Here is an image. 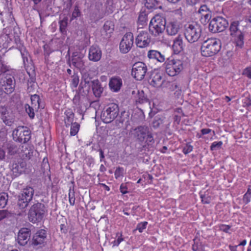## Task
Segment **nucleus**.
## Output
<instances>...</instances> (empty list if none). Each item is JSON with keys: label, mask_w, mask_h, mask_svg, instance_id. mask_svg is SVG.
<instances>
[{"label": "nucleus", "mask_w": 251, "mask_h": 251, "mask_svg": "<svg viewBox=\"0 0 251 251\" xmlns=\"http://www.w3.org/2000/svg\"><path fill=\"white\" fill-rule=\"evenodd\" d=\"M130 133L136 141L141 144L145 142L150 145L154 142L152 133L148 126H139L132 127L130 130Z\"/></svg>", "instance_id": "obj_1"}, {"label": "nucleus", "mask_w": 251, "mask_h": 251, "mask_svg": "<svg viewBox=\"0 0 251 251\" xmlns=\"http://www.w3.org/2000/svg\"><path fill=\"white\" fill-rule=\"evenodd\" d=\"M221 49L220 41L216 38H209L204 41L201 46V52L203 56H212Z\"/></svg>", "instance_id": "obj_2"}, {"label": "nucleus", "mask_w": 251, "mask_h": 251, "mask_svg": "<svg viewBox=\"0 0 251 251\" xmlns=\"http://www.w3.org/2000/svg\"><path fill=\"white\" fill-rule=\"evenodd\" d=\"M46 211V207L43 203L38 202L33 204L28 212L29 221L33 224L40 222Z\"/></svg>", "instance_id": "obj_3"}, {"label": "nucleus", "mask_w": 251, "mask_h": 251, "mask_svg": "<svg viewBox=\"0 0 251 251\" xmlns=\"http://www.w3.org/2000/svg\"><path fill=\"white\" fill-rule=\"evenodd\" d=\"M166 73L170 76H174L183 69V61L179 58H168L164 64Z\"/></svg>", "instance_id": "obj_4"}, {"label": "nucleus", "mask_w": 251, "mask_h": 251, "mask_svg": "<svg viewBox=\"0 0 251 251\" xmlns=\"http://www.w3.org/2000/svg\"><path fill=\"white\" fill-rule=\"evenodd\" d=\"M201 26L196 24H188L185 25L184 35L186 39L190 43L198 41L201 36Z\"/></svg>", "instance_id": "obj_5"}, {"label": "nucleus", "mask_w": 251, "mask_h": 251, "mask_svg": "<svg viewBox=\"0 0 251 251\" xmlns=\"http://www.w3.org/2000/svg\"><path fill=\"white\" fill-rule=\"evenodd\" d=\"M166 20L160 15H155L151 20L149 25V30L154 36L163 34L165 29Z\"/></svg>", "instance_id": "obj_6"}, {"label": "nucleus", "mask_w": 251, "mask_h": 251, "mask_svg": "<svg viewBox=\"0 0 251 251\" xmlns=\"http://www.w3.org/2000/svg\"><path fill=\"white\" fill-rule=\"evenodd\" d=\"M119 113L118 104L115 103H109L103 108L101 113V119L105 123H110L117 117Z\"/></svg>", "instance_id": "obj_7"}, {"label": "nucleus", "mask_w": 251, "mask_h": 251, "mask_svg": "<svg viewBox=\"0 0 251 251\" xmlns=\"http://www.w3.org/2000/svg\"><path fill=\"white\" fill-rule=\"evenodd\" d=\"M3 73L0 75V86L6 94H10L15 90V80L12 75Z\"/></svg>", "instance_id": "obj_8"}, {"label": "nucleus", "mask_w": 251, "mask_h": 251, "mask_svg": "<svg viewBox=\"0 0 251 251\" xmlns=\"http://www.w3.org/2000/svg\"><path fill=\"white\" fill-rule=\"evenodd\" d=\"M34 194V189L30 186H26L21 191L18 196V205L21 209L27 207L32 201Z\"/></svg>", "instance_id": "obj_9"}, {"label": "nucleus", "mask_w": 251, "mask_h": 251, "mask_svg": "<svg viewBox=\"0 0 251 251\" xmlns=\"http://www.w3.org/2000/svg\"><path fill=\"white\" fill-rule=\"evenodd\" d=\"M2 147L6 149L9 155H14L17 153L23 152L24 155L27 156L29 154V151L27 150V145L21 146V149L18 147L13 142H5L3 143Z\"/></svg>", "instance_id": "obj_10"}, {"label": "nucleus", "mask_w": 251, "mask_h": 251, "mask_svg": "<svg viewBox=\"0 0 251 251\" xmlns=\"http://www.w3.org/2000/svg\"><path fill=\"white\" fill-rule=\"evenodd\" d=\"M228 25L227 21L222 17L217 16L213 18L209 24V29L213 33L224 31Z\"/></svg>", "instance_id": "obj_11"}, {"label": "nucleus", "mask_w": 251, "mask_h": 251, "mask_svg": "<svg viewBox=\"0 0 251 251\" xmlns=\"http://www.w3.org/2000/svg\"><path fill=\"white\" fill-rule=\"evenodd\" d=\"M13 139L20 143H26L31 138L30 131L24 126H19L13 131Z\"/></svg>", "instance_id": "obj_12"}, {"label": "nucleus", "mask_w": 251, "mask_h": 251, "mask_svg": "<svg viewBox=\"0 0 251 251\" xmlns=\"http://www.w3.org/2000/svg\"><path fill=\"white\" fill-rule=\"evenodd\" d=\"M147 70V67L144 63L137 62L132 66L131 75L136 80H141L144 78Z\"/></svg>", "instance_id": "obj_13"}, {"label": "nucleus", "mask_w": 251, "mask_h": 251, "mask_svg": "<svg viewBox=\"0 0 251 251\" xmlns=\"http://www.w3.org/2000/svg\"><path fill=\"white\" fill-rule=\"evenodd\" d=\"M134 37L131 32H127L123 36L120 44V50L123 53H127L133 45Z\"/></svg>", "instance_id": "obj_14"}, {"label": "nucleus", "mask_w": 251, "mask_h": 251, "mask_svg": "<svg viewBox=\"0 0 251 251\" xmlns=\"http://www.w3.org/2000/svg\"><path fill=\"white\" fill-rule=\"evenodd\" d=\"M151 42L149 34L147 30H139L135 38V43L139 48L147 47Z\"/></svg>", "instance_id": "obj_15"}, {"label": "nucleus", "mask_w": 251, "mask_h": 251, "mask_svg": "<svg viewBox=\"0 0 251 251\" xmlns=\"http://www.w3.org/2000/svg\"><path fill=\"white\" fill-rule=\"evenodd\" d=\"M30 237V230L27 228H21L18 233L17 241L21 246L25 245Z\"/></svg>", "instance_id": "obj_16"}, {"label": "nucleus", "mask_w": 251, "mask_h": 251, "mask_svg": "<svg viewBox=\"0 0 251 251\" xmlns=\"http://www.w3.org/2000/svg\"><path fill=\"white\" fill-rule=\"evenodd\" d=\"M26 167V163L24 160H20L17 162H14L12 165L11 171L13 175L15 176H20L25 170Z\"/></svg>", "instance_id": "obj_17"}, {"label": "nucleus", "mask_w": 251, "mask_h": 251, "mask_svg": "<svg viewBox=\"0 0 251 251\" xmlns=\"http://www.w3.org/2000/svg\"><path fill=\"white\" fill-rule=\"evenodd\" d=\"M148 81L149 84L154 87H159L163 83L162 76L159 73H152Z\"/></svg>", "instance_id": "obj_18"}, {"label": "nucleus", "mask_w": 251, "mask_h": 251, "mask_svg": "<svg viewBox=\"0 0 251 251\" xmlns=\"http://www.w3.org/2000/svg\"><path fill=\"white\" fill-rule=\"evenodd\" d=\"M88 57L90 60L94 62L100 60L101 57V51L100 49L96 46H91L89 49Z\"/></svg>", "instance_id": "obj_19"}, {"label": "nucleus", "mask_w": 251, "mask_h": 251, "mask_svg": "<svg viewBox=\"0 0 251 251\" xmlns=\"http://www.w3.org/2000/svg\"><path fill=\"white\" fill-rule=\"evenodd\" d=\"M46 238V232L45 230L41 229L37 231L33 236L32 244L34 246L42 245Z\"/></svg>", "instance_id": "obj_20"}, {"label": "nucleus", "mask_w": 251, "mask_h": 251, "mask_svg": "<svg viewBox=\"0 0 251 251\" xmlns=\"http://www.w3.org/2000/svg\"><path fill=\"white\" fill-rule=\"evenodd\" d=\"M148 57L150 59L155 60L160 63H163L166 61L165 55L160 52L156 50H149L148 52Z\"/></svg>", "instance_id": "obj_21"}, {"label": "nucleus", "mask_w": 251, "mask_h": 251, "mask_svg": "<svg viewBox=\"0 0 251 251\" xmlns=\"http://www.w3.org/2000/svg\"><path fill=\"white\" fill-rule=\"evenodd\" d=\"M165 27L167 34L170 36L176 35L179 29V25L177 22H169Z\"/></svg>", "instance_id": "obj_22"}, {"label": "nucleus", "mask_w": 251, "mask_h": 251, "mask_svg": "<svg viewBox=\"0 0 251 251\" xmlns=\"http://www.w3.org/2000/svg\"><path fill=\"white\" fill-rule=\"evenodd\" d=\"M122 85V80L119 77H114L110 79L109 86L113 92H118Z\"/></svg>", "instance_id": "obj_23"}, {"label": "nucleus", "mask_w": 251, "mask_h": 251, "mask_svg": "<svg viewBox=\"0 0 251 251\" xmlns=\"http://www.w3.org/2000/svg\"><path fill=\"white\" fill-rule=\"evenodd\" d=\"M83 55L77 52L73 53L71 60V63L75 67L80 69L84 66L82 60Z\"/></svg>", "instance_id": "obj_24"}, {"label": "nucleus", "mask_w": 251, "mask_h": 251, "mask_svg": "<svg viewBox=\"0 0 251 251\" xmlns=\"http://www.w3.org/2000/svg\"><path fill=\"white\" fill-rule=\"evenodd\" d=\"M114 29V25L113 23L111 21H106L101 31V34L105 36L106 38H108L110 37V34L113 32Z\"/></svg>", "instance_id": "obj_25"}, {"label": "nucleus", "mask_w": 251, "mask_h": 251, "mask_svg": "<svg viewBox=\"0 0 251 251\" xmlns=\"http://www.w3.org/2000/svg\"><path fill=\"white\" fill-rule=\"evenodd\" d=\"M2 13L0 12V20L3 23V26L7 25H13L14 18L12 14V12L10 10L5 13L4 17H2Z\"/></svg>", "instance_id": "obj_26"}, {"label": "nucleus", "mask_w": 251, "mask_h": 251, "mask_svg": "<svg viewBox=\"0 0 251 251\" xmlns=\"http://www.w3.org/2000/svg\"><path fill=\"white\" fill-rule=\"evenodd\" d=\"M174 52L177 54L181 51L183 49V45L182 38L181 35H178L174 40V44L172 46Z\"/></svg>", "instance_id": "obj_27"}, {"label": "nucleus", "mask_w": 251, "mask_h": 251, "mask_svg": "<svg viewBox=\"0 0 251 251\" xmlns=\"http://www.w3.org/2000/svg\"><path fill=\"white\" fill-rule=\"evenodd\" d=\"M92 83L94 94L96 97H100L103 91V88L101 87L100 81L98 79H96L92 81Z\"/></svg>", "instance_id": "obj_28"}, {"label": "nucleus", "mask_w": 251, "mask_h": 251, "mask_svg": "<svg viewBox=\"0 0 251 251\" xmlns=\"http://www.w3.org/2000/svg\"><path fill=\"white\" fill-rule=\"evenodd\" d=\"M249 8H247L244 4H241L236 5V17L242 16L245 19V16L248 14Z\"/></svg>", "instance_id": "obj_29"}, {"label": "nucleus", "mask_w": 251, "mask_h": 251, "mask_svg": "<svg viewBox=\"0 0 251 251\" xmlns=\"http://www.w3.org/2000/svg\"><path fill=\"white\" fill-rule=\"evenodd\" d=\"M31 105L34 107L35 109H38L40 107V98L37 95H33L31 96Z\"/></svg>", "instance_id": "obj_30"}, {"label": "nucleus", "mask_w": 251, "mask_h": 251, "mask_svg": "<svg viewBox=\"0 0 251 251\" xmlns=\"http://www.w3.org/2000/svg\"><path fill=\"white\" fill-rule=\"evenodd\" d=\"M194 244L192 246L193 251H204L203 245L198 239H194Z\"/></svg>", "instance_id": "obj_31"}, {"label": "nucleus", "mask_w": 251, "mask_h": 251, "mask_svg": "<svg viewBox=\"0 0 251 251\" xmlns=\"http://www.w3.org/2000/svg\"><path fill=\"white\" fill-rule=\"evenodd\" d=\"M66 118H65V123L67 126H69L71 123L72 124L73 121L74 114L71 111H66L65 113Z\"/></svg>", "instance_id": "obj_32"}, {"label": "nucleus", "mask_w": 251, "mask_h": 251, "mask_svg": "<svg viewBox=\"0 0 251 251\" xmlns=\"http://www.w3.org/2000/svg\"><path fill=\"white\" fill-rule=\"evenodd\" d=\"M136 101L137 103L143 104L148 102V99L145 97L143 91L138 93L137 97L136 99Z\"/></svg>", "instance_id": "obj_33"}, {"label": "nucleus", "mask_w": 251, "mask_h": 251, "mask_svg": "<svg viewBox=\"0 0 251 251\" xmlns=\"http://www.w3.org/2000/svg\"><path fill=\"white\" fill-rule=\"evenodd\" d=\"M59 30L62 33L66 32V28L68 25V18L64 17L59 21Z\"/></svg>", "instance_id": "obj_34"}, {"label": "nucleus", "mask_w": 251, "mask_h": 251, "mask_svg": "<svg viewBox=\"0 0 251 251\" xmlns=\"http://www.w3.org/2000/svg\"><path fill=\"white\" fill-rule=\"evenodd\" d=\"M239 32L240 34L237 35L236 38V47H238L241 49L243 47L244 44V35L240 31Z\"/></svg>", "instance_id": "obj_35"}, {"label": "nucleus", "mask_w": 251, "mask_h": 251, "mask_svg": "<svg viewBox=\"0 0 251 251\" xmlns=\"http://www.w3.org/2000/svg\"><path fill=\"white\" fill-rule=\"evenodd\" d=\"M10 40L8 34H2L0 36V44L3 47H7Z\"/></svg>", "instance_id": "obj_36"}, {"label": "nucleus", "mask_w": 251, "mask_h": 251, "mask_svg": "<svg viewBox=\"0 0 251 251\" xmlns=\"http://www.w3.org/2000/svg\"><path fill=\"white\" fill-rule=\"evenodd\" d=\"M144 2L145 6L148 9H151L158 4L157 0H144Z\"/></svg>", "instance_id": "obj_37"}, {"label": "nucleus", "mask_w": 251, "mask_h": 251, "mask_svg": "<svg viewBox=\"0 0 251 251\" xmlns=\"http://www.w3.org/2000/svg\"><path fill=\"white\" fill-rule=\"evenodd\" d=\"M12 216V213L7 210H0V222L5 219L10 218Z\"/></svg>", "instance_id": "obj_38"}, {"label": "nucleus", "mask_w": 251, "mask_h": 251, "mask_svg": "<svg viewBox=\"0 0 251 251\" xmlns=\"http://www.w3.org/2000/svg\"><path fill=\"white\" fill-rule=\"evenodd\" d=\"M147 20V15L144 12L140 13L138 17V23L139 25H146Z\"/></svg>", "instance_id": "obj_39"}, {"label": "nucleus", "mask_w": 251, "mask_h": 251, "mask_svg": "<svg viewBox=\"0 0 251 251\" xmlns=\"http://www.w3.org/2000/svg\"><path fill=\"white\" fill-rule=\"evenodd\" d=\"M236 243H238V244L236 245V251H237V249L240 250V251H244V246L247 244L246 239L238 238L236 240Z\"/></svg>", "instance_id": "obj_40"}, {"label": "nucleus", "mask_w": 251, "mask_h": 251, "mask_svg": "<svg viewBox=\"0 0 251 251\" xmlns=\"http://www.w3.org/2000/svg\"><path fill=\"white\" fill-rule=\"evenodd\" d=\"M25 110L26 113L28 114L30 118L33 119L34 117V110H36L34 107L32 105H29V104H26L25 105Z\"/></svg>", "instance_id": "obj_41"}, {"label": "nucleus", "mask_w": 251, "mask_h": 251, "mask_svg": "<svg viewBox=\"0 0 251 251\" xmlns=\"http://www.w3.org/2000/svg\"><path fill=\"white\" fill-rule=\"evenodd\" d=\"M36 83L34 78H30L27 81V91L30 93L35 88Z\"/></svg>", "instance_id": "obj_42"}, {"label": "nucleus", "mask_w": 251, "mask_h": 251, "mask_svg": "<svg viewBox=\"0 0 251 251\" xmlns=\"http://www.w3.org/2000/svg\"><path fill=\"white\" fill-rule=\"evenodd\" d=\"M8 201V195L4 193L2 195H0V207H4L7 204Z\"/></svg>", "instance_id": "obj_43"}, {"label": "nucleus", "mask_w": 251, "mask_h": 251, "mask_svg": "<svg viewBox=\"0 0 251 251\" xmlns=\"http://www.w3.org/2000/svg\"><path fill=\"white\" fill-rule=\"evenodd\" d=\"M79 128V125L77 123L72 124L71 127L70 134L72 136L75 135L78 132Z\"/></svg>", "instance_id": "obj_44"}, {"label": "nucleus", "mask_w": 251, "mask_h": 251, "mask_svg": "<svg viewBox=\"0 0 251 251\" xmlns=\"http://www.w3.org/2000/svg\"><path fill=\"white\" fill-rule=\"evenodd\" d=\"M81 12L79 9V7L78 5H75L74 10L72 13V16L71 20L72 21L76 18L80 17L81 16Z\"/></svg>", "instance_id": "obj_45"}, {"label": "nucleus", "mask_w": 251, "mask_h": 251, "mask_svg": "<svg viewBox=\"0 0 251 251\" xmlns=\"http://www.w3.org/2000/svg\"><path fill=\"white\" fill-rule=\"evenodd\" d=\"M75 191L74 189H70L69 193V201L71 205H74L75 203Z\"/></svg>", "instance_id": "obj_46"}, {"label": "nucleus", "mask_w": 251, "mask_h": 251, "mask_svg": "<svg viewBox=\"0 0 251 251\" xmlns=\"http://www.w3.org/2000/svg\"><path fill=\"white\" fill-rule=\"evenodd\" d=\"M1 119L5 124L9 126H11L13 122V119L9 115V113L6 116H3Z\"/></svg>", "instance_id": "obj_47"}, {"label": "nucleus", "mask_w": 251, "mask_h": 251, "mask_svg": "<svg viewBox=\"0 0 251 251\" xmlns=\"http://www.w3.org/2000/svg\"><path fill=\"white\" fill-rule=\"evenodd\" d=\"M211 17V15L210 12L209 13H205V14H203L202 15L200 16L201 23L205 24L210 20Z\"/></svg>", "instance_id": "obj_48"}, {"label": "nucleus", "mask_w": 251, "mask_h": 251, "mask_svg": "<svg viewBox=\"0 0 251 251\" xmlns=\"http://www.w3.org/2000/svg\"><path fill=\"white\" fill-rule=\"evenodd\" d=\"M210 12L209 11L207 6L205 5H201L198 10V13L200 15V16L202 15L203 14H205V13H209Z\"/></svg>", "instance_id": "obj_49"}, {"label": "nucleus", "mask_w": 251, "mask_h": 251, "mask_svg": "<svg viewBox=\"0 0 251 251\" xmlns=\"http://www.w3.org/2000/svg\"><path fill=\"white\" fill-rule=\"evenodd\" d=\"M223 142L222 141L214 142L210 146V149L212 151L218 150L221 148Z\"/></svg>", "instance_id": "obj_50"}, {"label": "nucleus", "mask_w": 251, "mask_h": 251, "mask_svg": "<svg viewBox=\"0 0 251 251\" xmlns=\"http://www.w3.org/2000/svg\"><path fill=\"white\" fill-rule=\"evenodd\" d=\"M147 224V222L139 223L137 226L136 230H138L140 233L142 232L143 230L146 228Z\"/></svg>", "instance_id": "obj_51"}, {"label": "nucleus", "mask_w": 251, "mask_h": 251, "mask_svg": "<svg viewBox=\"0 0 251 251\" xmlns=\"http://www.w3.org/2000/svg\"><path fill=\"white\" fill-rule=\"evenodd\" d=\"M18 49L21 52V55L23 59V61L25 63V61H28V59H27V51H25V48L24 47H22L20 49Z\"/></svg>", "instance_id": "obj_52"}, {"label": "nucleus", "mask_w": 251, "mask_h": 251, "mask_svg": "<svg viewBox=\"0 0 251 251\" xmlns=\"http://www.w3.org/2000/svg\"><path fill=\"white\" fill-rule=\"evenodd\" d=\"M242 75L251 79V67H247L245 68L243 71Z\"/></svg>", "instance_id": "obj_53"}, {"label": "nucleus", "mask_w": 251, "mask_h": 251, "mask_svg": "<svg viewBox=\"0 0 251 251\" xmlns=\"http://www.w3.org/2000/svg\"><path fill=\"white\" fill-rule=\"evenodd\" d=\"M124 169L122 167H118L115 172V176L116 178H118L123 176Z\"/></svg>", "instance_id": "obj_54"}, {"label": "nucleus", "mask_w": 251, "mask_h": 251, "mask_svg": "<svg viewBox=\"0 0 251 251\" xmlns=\"http://www.w3.org/2000/svg\"><path fill=\"white\" fill-rule=\"evenodd\" d=\"M163 120L161 118H157L154 120L152 123V126L154 128L158 127L161 125L163 124Z\"/></svg>", "instance_id": "obj_55"}, {"label": "nucleus", "mask_w": 251, "mask_h": 251, "mask_svg": "<svg viewBox=\"0 0 251 251\" xmlns=\"http://www.w3.org/2000/svg\"><path fill=\"white\" fill-rule=\"evenodd\" d=\"M14 41L18 49L23 47L22 42L18 35H15L14 36Z\"/></svg>", "instance_id": "obj_56"}, {"label": "nucleus", "mask_w": 251, "mask_h": 251, "mask_svg": "<svg viewBox=\"0 0 251 251\" xmlns=\"http://www.w3.org/2000/svg\"><path fill=\"white\" fill-rule=\"evenodd\" d=\"M235 22H232L229 28L230 35L232 37L235 36Z\"/></svg>", "instance_id": "obj_57"}, {"label": "nucleus", "mask_w": 251, "mask_h": 251, "mask_svg": "<svg viewBox=\"0 0 251 251\" xmlns=\"http://www.w3.org/2000/svg\"><path fill=\"white\" fill-rule=\"evenodd\" d=\"M72 84L73 85V86L75 87H76L78 84V82H79V77L77 75H73L72 76Z\"/></svg>", "instance_id": "obj_58"}, {"label": "nucleus", "mask_w": 251, "mask_h": 251, "mask_svg": "<svg viewBox=\"0 0 251 251\" xmlns=\"http://www.w3.org/2000/svg\"><path fill=\"white\" fill-rule=\"evenodd\" d=\"M251 195L250 193L246 192L243 196V201L245 204H248L251 201Z\"/></svg>", "instance_id": "obj_59"}, {"label": "nucleus", "mask_w": 251, "mask_h": 251, "mask_svg": "<svg viewBox=\"0 0 251 251\" xmlns=\"http://www.w3.org/2000/svg\"><path fill=\"white\" fill-rule=\"evenodd\" d=\"M201 201L204 203H209L211 201V198L208 196H207L205 194L201 195Z\"/></svg>", "instance_id": "obj_60"}, {"label": "nucleus", "mask_w": 251, "mask_h": 251, "mask_svg": "<svg viewBox=\"0 0 251 251\" xmlns=\"http://www.w3.org/2000/svg\"><path fill=\"white\" fill-rule=\"evenodd\" d=\"M193 150V147L190 145H186L183 149V152L185 154H187L191 152Z\"/></svg>", "instance_id": "obj_61"}, {"label": "nucleus", "mask_w": 251, "mask_h": 251, "mask_svg": "<svg viewBox=\"0 0 251 251\" xmlns=\"http://www.w3.org/2000/svg\"><path fill=\"white\" fill-rule=\"evenodd\" d=\"M6 158V152L5 150L0 148V162L3 161L5 160Z\"/></svg>", "instance_id": "obj_62"}, {"label": "nucleus", "mask_w": 251, "mask_h": 251, "mask_svg": "<svg viewBox=\"0 0 251 251\" xmlns=\"http://www.w3.org/2000/svg\"><path fill=\"white\" fill-rule=\"evenodd\" d=\"M0 112L1 114V117H2L3 116H6V115L9 113L7 108L4 106H0Z\"/></svg>", "instance_id": "obj_63"}, {"label": "nucleus", "mask_w": 251, "mask_h": 251, "mask_svg": "<svg viewBox=\"0 0 251 251\" xmlns=\"http://www.w3.org/2000/svg\"><path fill=\"white\" fill-rule=\"evenodd\" d=\"M245 22L251 24V8H249L248 14L245 16Z\"/></svg>", "instance_id": "obj_64"}]
</instances>
